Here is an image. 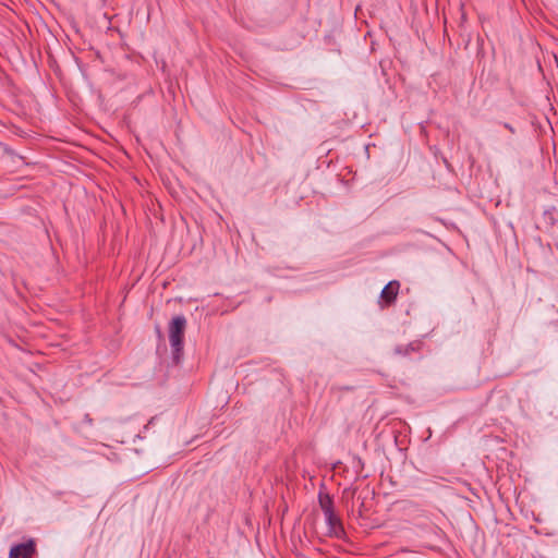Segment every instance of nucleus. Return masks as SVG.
I'll return each mask as SVG.
<instances>
[{"instance_id": "nucleus-1", "label": "nucleus", "mask_w": 558, "mask_h": 558, "mask_svg": "<svg viewBox=\"0 0 558 558\" xmlns=\"http://www.w3.org/2000/svg\"><path fill=\"white\" fill-rule=\"evenodd\" d=\"M186 319L182 315L174 316L169 324V341L175 363H179L182 355Z\"/></svg>"}, {"instance_id": "nucleus-2", "label": "nucleus", "mask_w": 558, "mask_h": 558, "mask_svg": "<svg viewBox=\"0 0 558 558\" xmlns=\"http://www.w3.org/2000/svg\"><path fill=\"white\" fill-rule=\"evenodd\" d=\"M36 553V544L33 539L11 547L10 558H32Z\"/></svg>"}, {"instance_id": "nucleus-3", "label": "nucleus", "mask_w": 558, "mask_h": 558, "mask_svg": "<svg viewBox=\"0 0 558 558\" xmlns=\"http://www.w3.org/2000/svg\"><path fill=\"white\" fill-rule=\"evenodd\" d=\"M400 289V282L397 280H392L388 282L380 293V304L381 306H389L395 303Z\"/></svg>"}, {"instance_id": "nucleus-4", "label": "nucleus", "mask_w": 558, "mask_h": 558, "mask_svg": "<svg viewBox=\"0 0 558 558\" xmlns=\"http://www.w3.org/2000/svg\"><path fill=\"white\" fill-rule=\"evenodd\" d=\"M325 518L329 525L330 534L336 537H341L344 534V530L340 518L335 513L333 510H328L325 514Z\"/></svg>"}, {"instance_id": "nucleus-5", "label": "nucleus", "mask_w": 558, "mask_h": 558, "mask_svg": "<svg viewBox=\"0 0 558 558\" xmlns=\"http://www.w3.org/2000/svg\"><path fill=\"white\" fill-rule=\"evenodd\" d=\"M319 504H320L322 510L324 511V514H326L328 510H333L332 500L330 499L329 496L320 497Z\"/></svg>"}, {"instance_id": "nucleus-6", "label": "nucleus", "mask_w": 558, "mask_h": 558, "mask_svg": "<svg viewBox=\"0 0 558 558\" xmlns=\"http://www.w3.org/2000/svg\"><path fill=\"white\" fill-rule=\"evenodd\" d=\"M505 128L508 129L511 133H514V130L510 124L505 123Z\"/></svg>"}]
</instances>
